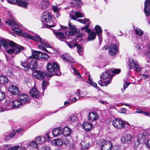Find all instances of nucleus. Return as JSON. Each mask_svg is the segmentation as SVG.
I'll return each mask as SVG.
<instances>
[{"mask_svg":"<svg viewBox=\"0 0 150 150\" xmlns=\"http://www.w3.org/2000/svg\"><path fill=\"white\" fill-rule=\"evenodd\" d=\"M30 60L31 62H30V69H36L38 67V64L36 60L34 59H32L31 57H30Z\"/></svg>","mask_w":150,"mask_h":150,"instance_id":"obj_16","label":"nucleus"},{"mask_svg":"<svg viewBox=\"0 0 150 150\" xmlns=\"http://www.w3.org/2000/svg\"><path fill=\"white\" fill-rule=\"evenodd\" d=\"M149 137V134L146 132H143L142 133L139 134L137 136V142L138 144H142Z\"/></svg>","mask_w":150,"mask_h":150,"instance_id":"obj_7","label":"nucleus"},{"mask_svg":"<svg viewBox=\"0 0 150 150\" xmlns=\"http://www.w3.org/2000/svg\"><path fill=\"white\" fill-rule=\"evenodd\" d=\"M119 125L118 126V129H121L122 128H124L126 124L127 123V122L122 120L121 119H119Z\"/></svg>","mask_w":150,"mask_h":150,"instance_id":"obj_34","label":"nucleus"},{"mask_svg":"<svg viewBox=\"0 0 150 150\" xmlns=\"http://www.w3.org/2000/svg\"><path fill=\"white\" fill-rule=\"evenodd\" d=\"M90 26V23H88L86 25L81 28V30H85V32L88 33H89L91 31V30L89 28Z\"/></svg>","mask_w":150,"mask_h":150,"instance_id":"obj_36","label":"nucleus"},{"mask_svg":"<svg viewBox=\"0 0 150 150\" xmlns=\"http://www.w3.org/2000/svg\"><path fill=\"white\" fill-rule=\"evenodd\" d=\"M41 21L43 22L49 23V25H46V26L52 27L54 25L51 24L52 22V16L47 11H44L41 16Z\"/></svg>","mask_w":150,"mask_h":150,"instance_id":"obj_4","label":"nucleus"},{"mask_svg":"<svg viewBox=\"0 0 150 150\" xmlns=\"http://www.w3.org/2000/svg\"><path fill=\"white\" fill-rule=\"evenodd\" d=\"M88 36V39L90 40H94L96 37V34L95 32L91 31L89 33Z\"/></svg>","mask_w":150,"mask_h":150,"instance_id":"obj_32","label":"nucleus"},{"mask_svg":"<svg viewBox=\"0 0 150 150\" xmlns=\"http://www.w3.org/2000/svg\"><path fill=\"white\" fill-rule=\"evenodd\" d=\"M65 141H64V140H63V142H64V144L66 145H68L69 142V140L67 139H66V138H65Z\"/></svg>","mask_w":150,"mask_h":150,"instance_id":"obj_58","label":"nucleus"},{"mask_svg":"<svg viewBox=\"0 0 150 150\" xmlns=\"http://www.w3.org/2000/svg\"><path fill=\"white\" fill-rule=\"evenodd\" d=\"M5 140L6 141H9L10 138L11 137L9 135V134L8 133H6L5 135Z\"/></svg>","mask_w":150,"mask_h":150,"instance_id":"obj_55","label":"nucleus"},{"mask_svg":"<svg viewBox=\"0 0 150 150\" xmlns=\"http://www.w3.org/2000/svg\"><path fill=\"white\" fill-rule=\"evenodd\" d=\"M136 33L139 36H141L143 35V32L140 29H136L135 30Z\"/></svg>","mask_w":150,"mask_h":150,"instance_id":"obj_45","label":"nucleus"},{"mask_svg":"<svg viewBox=\"0 0 150 150\" xmlns=\"http://www.w3.org/2000/svg\"><path fill=\"white\" fill-rule=\"evenodd\" d=\"M109 54L112 55H114L117 52V45L115 44L111 45L109 48Z\"/></svg>","mask_w":150,"mask_h":150,"instance_id":"obj_11","label":"nucleus"},{"mask_svg":"<svg viewBox=\"0 0 150 150\" xmlns=\"http://www.w3.org/2000/svg\"><path fill=\"white\" fill-rule=\"evenodd\" d=\"M17 4L19 6L22 7L24 8H27L28 3L25 1L22 0H19L17 1Z\"/></svg>","mask_w":150,"mask_h":150,"instance_id":"obj_27","label":"nucleus"},{"mask_svg":"<svg viewBox=\"0 0 150 150\" xmlns=\"http://www.w3.org/2000/svg\"><path fill=\"white\" fill-rule=\"evenodd\" d=\"M90 146V143L84 142L82 144L81 148L83 149H88L89 148Z\"/></svg>","mask_w":150,"mask_h":150,"instance_id":"obj_43","label":"nucleus"},{"mask_svg":"<svg viewBox=\"0 0 150 150\" xmlns=\"http://www.w3.org/2000/svg\"><path fill=\"white\" fill-rule=\"evenodd\" d=\"M30 94L32 97L34 98H38L40 97V93L35 88H33L30 90Z\"/></svg>","mask_w":150,"mask_h":150,"instance_id":"obj_12","label":"nucleus"},{"mask_svg":"<svg viewBox=\"0 0 150 150\" xmlns=\"http://www.w3.org/2000/svg\"><path fill=\"white\" fill-rule=\"evenodd\" d=\"M69 26L70 31H67L65 32L66 34L67 35L72 36L75 33H79L80 32L79 29H76L75 25H73L70 22L69 23Z\"/></svg>","mask_w":150,"mask_h":150,"instance_id":"obj_6","label":"nucleus"},{"mask_svg":"<svg viewBox=\"0 0 150 150\" xmlns=\"http://www.w3.org/2000/svg\"><path fill=\"white\" fill-rule=\"evenodd\" d=\"M148 1L146 0L144 2V11L146 15L148 16L150 15V5L148 4Z\"/></svg>","mask_w":150,"mask_h":150,"instance_id":"obj_14","label":"nucleus"},{"mask_svg":"<svg viewBox=\"0 0 150 150\" xmlns=\"http://www.w3.org/2000/svg\"><path fill=\"white\" fill-rule=\"evenodd\" d=\"M120 149V148L118 145L114 144L113 146L112 145L110 150H119Z\"/></svg>","mask_w":150,"mask_h":150,"instance_id":"obj_49","label":"nucleus"},{"mask_svg":"<svg viewBox=\"0 0 150 150\" xmlns=\"http://www.w3.org/2000/svg\"><path fill=\"white\" fill-rule=\"evenodd\" d=\"M52 133L54 137H58L62 135V128L59 127L53 129L52 130Z\"/></svg>","mask_w":150,"mask_h":150,"instance_id":"obj_20","label":"nucleus"},{"mask_svg":"<svg viewBox=\"0 0 150 150\" xmlns=\"http://www.w3.org/2000/svg\"><path fill=\"white\" fill-rule=\"evenodd\" d=\"M119 123V120L118 118H117L113 120L112 124L114 127L118 129V125Z\"/></svg>","mask_w":150,"mask_h":150,"instance_id":"obj_37","label":"nucleus"},{"mask_svg":"<svg viewBox=\"0 0 150 150\" xmlns=\"http://www.w3.org/2000/svg\"><path fill=\"white\" fill-rule=\"evenodd\" d=\"M75 16L77 18L82 17H83V14L81 12L76 11L75 13Z\"/></svg>","mask_w":150,"mask_h":150,"instance_id":"obj_50","label":"nucleus"},{"mask_svg":"<svg viewBox=\"0 0 150 150\" xmlns=\"http://www.w3.org/2000/svg\"><path fill=\"white\" fill-rule=\"evenodd\" d=\"M37 144L35 142L32 141L30 144V146L34 148H38Z\"/></svg>","mask_w":150,"mask_h":150,"instance_id":"obj_51","label":"nucleus"},{"mask_svg":"<svg viewBox=\"0 0 150 150\" xmlns=\"http://www.w3.org/2000/svg\"><path fill=\"white\" fill-rule=\"evenodd\" d=\"M50 5V3L47 1H43L40 4V7L41 8L46 9Z\"/></svg>","mask_w":150,"mask_h":150,"instance_id":"obj_31","label":"nucleus"},{"mask_svg":"<svg viewBox=\"0 0 150 150\" xmlns=\"http://www.w3.org/2000/svg\"><path fill=\"white\" fill-rule=\"evenodd\" d=\"M53 9L55 12L58 13L59 11V9L56 6H53Z\"/></svg>","mask_w":150,"mask_h":150,"instance_id":"obj_56","label":"nucleus"},{"mask_svg":"<svg viewBox=\"0 0 150 150\" xmlns=\"http://www.w3.org/2000/svg\"><path fill=\"white\" fill-rule=\"evenodd\" d=\"M134 67H135V71L137 72H140L142 69L141 66L138 64V62L136 63Z\"/></svg>","mask_w":150,"mask_h":150,"instance_id":"obj_42","label":"nucleus"},{"mask_svg":"<svg viewBox=\"0 0 150 150\" xmlns=\"http://www.w3.org/2000/svg\"><path fill=\"white\" fill-rule=\"evenodd\" d=\"M50 140V136L48 134H47L45 137L41 136L36 137L35 139V141L37 144H42L44 143L45 140L48 141Z\"/></svg>","mask_w":150,"mask_h":150,"instance_id":"obj_9","label":"nucleus"},{"mask_svg":"<svg viewBox=\"0 0 150 150\" xmlns=\"http://www.w3.org/2000/svg\"><path fill=\"white\" fill-rule=\"evenodd\" d=\"M15 132H11L10 134H9V135L11 138H13L15 136Z\"/></svg>","mask_w":150,"mask_h":150,"instance_id":"obj_64","label":"nucleus"},{"mask_svg":"<svg viewBox=\"0 0 150 150\" xmlns=\"http://www.w3.org/2000/svg\"><path fill=\"white\" fill-rule=\"evenodd\" d=\"M88 120L90 121H94L98 118V116L95 112L89 113L88 114Z\"/></svg>","mask_w":150,"mask_h":150,"instance_id":"obj_17","label":"nucleus"},{"mask_svg":"<svg viewBox=\"0 0 150 150\" xmlns=\"http://www.w3.org/2000/svg\"><path fill=\"white\" fill-rule=\"evenodd\" d=\"M133 138V136L129 134H127L121 138V142L122 144H129L131 143Z\"/></svg>","mask_w":150,"mask_h":150,"instance_id":"obj_10","label":"nucleus"},{"mask_svg":"<svg viewBox=\"0 0 150 150\" xmlns=\"http://www.w3.org/2000/svg\"><path fill=\"white\" fill-rule=\"evenodd\" d=\"M111 71L112 73L117 74L120 72V69H115L113 70H110Z\"/></svg>","mask_w":150,"mask_h":150,"instance_id":"obj_53","label":"nucleus"},{"mask_svg":"<svg viewBox=\"0 0 150 150\" xmlns=\"http://www.w3.org/2000/svg\"><path fill=\"white\" fill-rule=\"evenodd\" d=\"M88 80L89 81V83L90 84H92V83H93V82L92 81V79L91 78V76L90 75H88Z\"/></svg>","mask_w":150,"mask_h":150,"instance_id":"obj_63","label":"nucleus"},{"mask_svg":"<svg viewBox=\"0 0 150 150\" xmlns=\"http://www.w3.org/2000/svg\"><path fill=\"white\" fill-rule=\"evenodd\" d=\"M54 33L56 36L57 38L61 41H63L62 39H64L66 38V37L64 36V33L62 32H54Z\"/></svg>","mask_w":150,"mask_h":150,"instance_id":"obj_25","label":"nucleus"},{"mask_svg":"<svg viewBox=\"0 0 150 150\" xmlns=\"http://www.w3.org/2000/svg\"><path fill=\"white\" fill-rule=\"evenodd\" d=\"M62 134L65 137H68L70 136L72 131L70 128L67 127H65L62 130Z\"/></svg>","mask_w":150,"mask_h":150,"instance_id":"obj_18","label":"nucleus"},{"mask_svg":"<svg viewBox=\"0 0 150 150\" xmlns=\"http://www.w3.org/2000/svg\"><path fill=\"white\" fill-rule=\"evenodd\" d=\"M22 103L18 100H14L12 102V105L13 108H20L22 106Z\"/></svg>","mask_w":150,"mask_h":150,"instance_id":"obj_30","label":"nucleus"},{"mask_svg":"<svg viewBox=\"0 0 150 150\" xmlns=\"http://www.w3.org/2000/svg\"><path fill=\"white\" fill-rule=\"evenodd\" d=\"M48 83L49 82L48 81H46L45 80L43 81L42 83V88L43 90H44L45 89L46 86H47Z\"/></svg>","mask_w":150,"mask_h":150,"instance_id":"obj_46","label":"nucleus"},{"mask_svg":"<svg viewBox=\"0 0 150 150\" xmlns=\"http://www.w3.org/2000/svg\"><path fill=\"white\" fill-rule=\"evenodd\" d=\"M9 45L12 48L6 50L7 52L10 54H17L24 49V48L20 45L16 44L13 41L9 42Z\"/></svg>","mask_w":150,"mask_h":150,"instance_id":"obj_2","label":"nucleus"},{"mask_svg":"<svg viewBox=\"0 0 150 150\" xmlns=\"http://www.w3.org/2000/svg\"><path fill=\"white\" fill-rule=\"evenodd\" d=\"M33 75L35 76L36 78L40 80L44 79L45 76H48L49 75L47 73L38 70H36L33 72Z\"/></svg>","mask_w":150,"mask_h":150,"instance_id":"obj_8","label":"nucleus"},{"mask_svg":"<svg viewBox=\"0 0 150 150\" xmlns=\"http://www.w3.org/2000/svg\"><path fill=\"white\" fill-rule=\"evenodd\" d=\"M71 67L74 70V72L75 75H76L78 78H80L81 77V74H80L78 70L75 68H74L72 67V65H71Z\"/></svg>","mask_w":150,"mask_h":150,"instance_id":"obj_40","label":"nucleus"},{"mask_svg":"<svg viewBox=\"0 0 150 150\" xmlns=\"http://www.w3.org/2000/svg\"><path fill=\"white\" fill-rule=\"evenodd\" d=\"M49 57V56L47 54L43 52V54H41L40 58L45 60H47Z\"/></svg>","mask_w":150,"mask_h":150,"instance_id":"obj_44","label":"nucleus"},{"mask_svg":"<svg viewBox=\"0 0 150 150\" xmlns=\"http://www.w3.org/2000/svg\"><path fill=\"white\" fill-rule=\"evenodd\" d=\"M81 91H80L79 89H78L76 91L75 93V95L79 96V95H80Z\"/></svg>","mask_w":150,"mask_h":150,"instance_id":"obj_62","label":"nucleus"},{"mask_svg":"<svg viewBox=\"0 0 150 150\" xmlns=\"http://www.w3.org/2000/svg\"><path fill=\"white\" fill-rule=\"evenodd\" d=\"M31 62L30 60V58H28L25 61H21V64L22 66L28 69H29L30 62Z\"/></svg>","mask_w":150,"mask_h":150,"instance_id":"obj_21","label":"nucleus"},{"mask_svg":"<svg viewBox=\"0 0 150 150\" xmlns=\"http://www.w3.org/2000/svg\"><path fill=\"white\" fill-rule=\"evenodd\" d=\"M77 21L84 24H86L85 21L82 19H78Z\"/></svg>","mask_w":150,"mask_h":150,"instance_id":"obj_61","label":"nucleus"},{"mask_svg":"<svg viewBox=\"0 0 150 150\" xmlns=\"http://www.w3.org/2000/svg\"><path fill=\"white\" fill-rule=\"evenodd\" d=\"M8 80L7 78L3 75H0V83H4L8 82Z\"/></svg>","mask_w":150,"mask_h":150,"instance_id":"obj_35","label":"nucleus"},{"mask_svg":"<svg viewBox=\"0 0 150 150\" xmlns=\"http://www.w3.org/2000/svg\"><path fill=\"white\" fill-rule=\"evenodd\" d=\"M82 127L85 129V131L89 132L92 128L93 124L88 122H85L83 123L82 125Z\"/></svg>","mask_w":150,"mask_h":150,"instance_id":"obj_15","label":"nucleus"},{"mask_svg":"<svg viewBox=\"0 0 150 150\" xmlns=\"http://www.w3.org/2000/svg\"><path fill=\"white\" fill-rule=\"evenodd\" d=\"M77 120L76 116L75 115H71L70 116L67 120L69 122H73L76 121Z\"/></svg>","mask_w":150,"mask_h":150,"instance_id":"obj_38","label":"nucleus"},{"mask_svg":"<svg viewBox=\"0 0 150 150\" xmlns=\"http://www.w3.org/2000/svg\"><path fill=\"white\" fill-rule=\"evenodd\" d=\"M137 62L136 60L133 58L129 59L128 62V67L129 70L133 69L134 66Z\"/></svg>","mask_w":150,"mask_h":150,"instance_id":"obj_19","label":"nucleus"},{"mask_svg":"<svg viewBox=\"0 0 150 150\" xmlns=\"http://www.w3.org/2000/svg\"><path fill=\"white\" fill-rule=\"evenodd\" d=\"M47 69L49 72L55 71L56 74L58 76L61 75V72L59 71V68L58 64L55 62H53L52 64L48 63L47 66Z\"/></svg>","mask_w":150,"mask_h":150,"instance_id":"obj_3","label":"nucleus"},{"mask_svg":"<svg viewBox=\"0 0 150 150\" xmlns=\"http://www.w3.org/2000/svg\"><path fill=\"white\" fill-rule=\"evenodd\" d=\"M81 4L80 0H75L74 1L71 3V5L74 6V4H75V6L77 5L78 6H80Z\"/></svg>","mask_w":150,"mask_h":150,"instance_id":"obj_41","label":"nucleus"},{"mask_svg":"<svg viewBox=\"0 0 150 150\" xmlns=\"http://www.w3.org/2000/svg\"><path fill=\"white\" fill-rule=\"evenodd\" d=\"M5 97V95L4 92H2L0 90V101H1L4 99Z\"/></svg>","mask_w":150,"mask_h":150,"instance_id":"obj_48","label":"nucleus"},{"mask_svg":"<svg viewBox=\"0 0 150 150\" xmlns=\"http://www.w3.org/2000/svg\"><path fill=\"white\" fill-rule=\"evenodd\" d=\"M8 90L11 93L14 95H17L19 93L18 88L16 86L13 85L9 86Z\"/></svg>","mask_w":150,"mask_h":150,"instance_id":"obj_13","label":"nucleus"},{"mask_svg":"<svg viewBox=\"0 0 150 150\" xmlns=\"http://www.w3.org/2000/svg\"><path fill=\"white\" fill-rule=\"evenodd\" d=\"M77 49V52L80 55H81L83 53V49L82 47L79 44H78L77 46H76Z\"/></svg>","mask_w":150,"mask_h":150,"instance_id":"obj_39","label":"nucleus"},{"mask_svg":"<svg viewBox=\"0 0 150 150\" xmlns=\"http://www.w3.org/2000/svg\"><path fill=\"white\" fill-rule=\"evenodd\" d=\"M19 148V146L18 145H17L11 147L6 150H17Z\"/></svg>","mask_w":150,"mask_h":150,"instance_id":"obj_52","label":"nucleus"},{"mask_svg":"<svg viewBox=\"0 0 150 150\" xmlns=\"http://www.w3.org/2000/svg\"><path fill=\"white\" fill-rule=\"evenodd\" d=\"M100 145L101 150H110L112 144L110 141H106L103 139L101 141Z\"/></svg>","mask_w":150,"mask_h":150,"instance_id":"obj_5","label":"nucleus"},{"mask_svg":"<svg viewBox=\"0 0 150 150\" xmlns=\"http://www.w3.org/2000/svg\"><path fill=\"white\" fill-rule=\"evenodd\" d=\"M41 54H43V52L40 51H35L32 52V55L34 59L35 60H38L40 59Z\"/></svg>","mask_w":150,"mask_h":150,"instance_id":"obj_23","label":"nucleus"},{"mask_svg":"<svg viewBox=\"0 0 150 150\" xmlns=\"http://www.w3.org/2000/svg\"><path fill=\"white\" fill-rule=\"evenodd\" d=\"M61 57L64 60L70 62L71 63H74L73 59L68 54H64L63 56Z\"/></svg>","mask_w":150,"mask_h":150,"instance_id":"obj_22","label":"nucleus"},{"mask_svg":"<svg viewBox=\"0 0 150 150\" xmlns=\"http://www.w3.org/2000/svg\"><path fill=\"white\" fill-rule=\"evenodd\" d=\"M56 142L57 145L60 146L62 145L63 142L61 139H56Z\"/></svg>","mask_w":150,"mask_h":150,"instance_id":"obj_54","label":"nucleus"},{"mask_svg":"<svg viewBox=\"0 0 150 150\" xmlns=\"http://www.w3.org/2000/svg\"><path fill=\"white\" fill-rule=\"evenodd\" d=\"M9 41L6 40L4 39H0V48L3 46L6 49L8 48L9 47Z\"/></svg>","mask_w":150,"mask_h":150,"instance_id":"obj_24","label":"nucleus"},{"mask_svg":"<svg viewBox=\"0 0 150 150\" xmlns=\"http://www.w3.org/2000/svg\"><path fill=\"white\" fill-rule=\"evenodd\" d=\"M5 22L9 26L12 27H13L12 28L13 30L15 32L19 35L27 39H31L40 43L41 45H39L38 46L39 48L47 52H49L43 46H44L46 47L51 48V47L45 40H42V38L39 35H36V36H31L23 32L22 30L18 28L19 27V25L16 22L10 20Z\"/></svg>","mask_w":150,"mask_h":150,"instance_id":"obj_1","label":"nucleus"},{"mask_svg":"<svg viewBox=\"0 0 150 150\" xmlns=\"http://www.w3.org/2000/svg\"><path fill=\"white\" fill-rule=\"evenodd\" d=\"M18 98L24 102H28L30 100L29 97L27 95L25 94L19 95Z\"/></svg>","mask_w":150,"mask_h":150,"instance_id":"obj_26","label":"nucleus"},{"mask_svg":"<svg viewBox=\"0 0 150 150\" xmlns=\"http://www.w3.org/2000/svg\"><path fill=\"white\" fill-rule=\"evenodd\" d=\"M65 42L67 43V44L68 45V46L71 48H72L73 47H76L78 44L77 43L74 44L73 43H69L67 41H65Z\"/></svg>","mask_w":150,"mask_h":150,"instance_id":"obj_47","label":"nucleus"},{"mask_svg":"<svg viewBox=\"0 0 150 150\" xmlns=\"http://www.w3.org/2000/svg\"><path fill=\"white\" fill-rule=\"evenodd\" d=\"M95 30L98 36L100 37L101 36L102 30L100 26L98 25H96L95 28Z\"/></svg>","mask_w":150,"mask_h":150,"instance_id":"obj_33","label":"nucleus"},{"mask_svg":"<svg viewBox=\"0 0 150 150\" xmlns=\"http://www.w3.org/2000/svg\"><path fill=\"white\" fill-rule=\"evenodd\" d=\"M145 144L147 148L150 149V139L148 140Z\"/></svg>","mask_w":150,"mask_h":150,"instance_id":"obj_57","label":"nucleus"},{"mask_svg":"<svg viewBox=\"0 0 150 150\" xmlns=\"http://www.w3.org/2000/svg\"><path fill=\"white\" fill-rule=\"evenodd\" d=\"M110 70H109L103 72L100 75V77L103 79H105L108 78L110 75Z\"/></svg>","mask_w":150,"mask_h":150,"instance_id":"obj_28","label":"nucleus"},{"mask_svg":"<svg viewBox=\"0 0 150 150\" xmlns=\"http://www.w3.org/2000/svg\"><path fill=\"white\" fill-rule=\"evenodd\" d=\"M18 0H8L9 2L11 4H14L17 3V1Z\"/></svg>","mask_w":150,"mask_h":150,"instance_id":"obj_60","label":"nucleus"},{"mask_svg":"<svg viewBox=\"0 0 150 150\" xmlns=\"http://www.w3.org/2000/svg\"><path fill=\"white\" fill-rule=\"evenodd\" d=\"M129 83H125V84L123 85V90L125 91L126 88L128 86Z\"/></svg>","mask_w":150,"mask_h":150,"instance_id":"obj_59","label":"nucleus"},{"mask_svg":"<svg viewBox=\"0 0 150 150\" xmlns=\"http://www.w3.org/2000/svg\"><path fill=\"white\" fill-rule=\"evenodd\" d=\"M111 80V78H110L109 80L107 81H103L102 80H100L98 81V83L101 86H107L110 83Z\"/></svg>","mask_w":150,"mask_h":150,"instance_id":"obj_29","label":"nucleus"}]
</instances>
